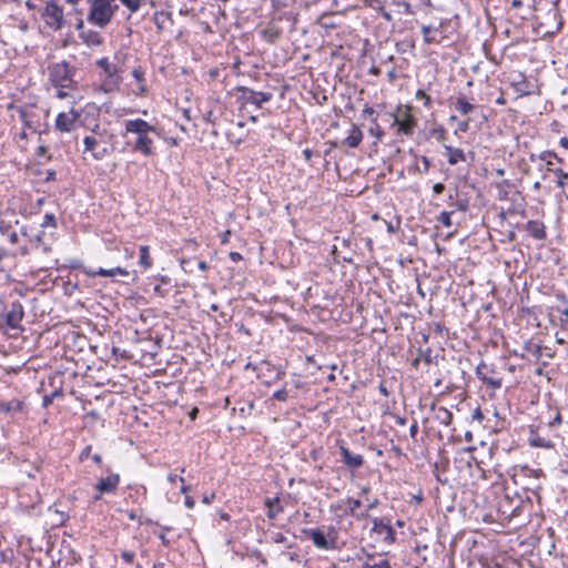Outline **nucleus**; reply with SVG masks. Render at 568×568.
I'll use <instances>...</instances> for the list:
<instances>
[{
  "instance_id": "f257e3e1",
  "label": "nucleus",
  "mask_w": 568,
  "mask_h": 568,
  "mask_svg": "<svg viewBox=\"0 0 568 568\" xmlns=\"http://www.w3.org/2000/svg\"><path fill=\"white\" fill-rule=\"evenodd\" d=\"M125 133L135 135L132 143V150L142 153L144 156H151L154 152V142L150 133H158L156 128L142 119L126 120Z\"/></svg>"
},
{
  "instance_id": "f03ea898",
  "label": "nucleus",
  "mask_w": 568,
  "mask_h": 568,
  "mask_svg": "<svg viewBox=\"0 0 568 568\" xmlns=\"http://www.w3.org/2000/svg\"><path fill=\"white\" fill-rule=\"evenodd\" d=\"M90 3L87 20L89 23L99 28H105L113 19L118 4H112L105 0H88Z\"/></svg>"
},
{
  "instance_id": "7ed1b4c3",
  "label": "nucleus",
  "mask_w": 568,
  "mask_h": 568,
  "mask_svg": "<svg viewBox=\"0 0 568 568\" xmlns=\"http://www.w3.org/2000/svg\"><path fill=\"white\" fill-rule=\"evenodd\" d=\"M74 73L75 68L65 61L49 67L50 81L55 88H74L77 84L73 79Z\"/></svg>"
},
{
  "instance_id": "20e7f679",
  "label": "nucleus",
  "mask_w": 568,
  "mask_h": 568,
  "mask_svg": "<svg viewBox=\"0 0 568 568\" xmlns=\"http://www.w3.org/2000/svg\"><path fill=\"white\" fill-rule=\"evenodd\" d=\"M235 90L237 92V101L242 106L251 104L260 109L263 103L270 102L273 98L271 92L254 91L253 89L243 85L236 87Z\"/></svg>"
},
{
  "instance_id": "39448f33",
  "label": "nucleus",
  "mask_w": 568,
  "mask_h": 568,
  "mask_svg": "<svg viewBox=\"0 0 568 568\" xmlns=\"http://www.w3.org/2000/svg\"><path fill=\"white\" fill-rule=\"evenodd\" d=\"M394 125H397V133L412 136L417 124L416 119L412 114V106L399 105L397 114L394 116Z\"/></svg>"
},
{
  "instance_id": "423d86ee",
  "label": "nucleus",
  "mask_w": 568,
  "mask_h": 568,
  "mask_svg": "<svg viewBox=\"0 0 568 568\" xmlns=\"http://www.w3.org/2000/svg\"><path fill=\"white\" fill-rule=\"evenodd\" d=\"M41 16L50 29L58 31L64 26L63 8L55 0L47 2Z\"/></svg>"
},
{
  "instance_id": "0eeeda50",
  "label": "nucleus",
  "mask_w": 568,
  "mask_h": 568,
  "mask_svg": "<svg viewBox=\"0 0 568 568\" xmlns=\"http://www.w3.org/2000/svg\"><path fill=\"white\" fill-rule=\"evenodd\" d=\"M477 377L493 389H499L503 385L501 377L498 376L493 365L480 362L476 367Z\"/></svg>"
},
{
  "instance_id": "6e6552de",
  "label": "nucleus",
  "mask_w": 568,
  "mask_h": 568,
  "mask_svg": "<svg viewBox=\"0 0 568 568\" xmlns=\"http://www.w3.org/2000/svg\"><path fill=\"white\" fill-rule=\"evenodd\" d=\"M75 29L78 30L79 32V38L83 41L84 44H87L88 47H99L103 43L104 39L103 37L101 36L100 32L95 31V30H92V29H87L84 27V22L82 19H79L77 24H75Z\"/></svg>"
},
{
  "instance_id": "1a4fd4ad",
  "label": "nucleus",
  "mask_w": 568,
  "mask_h": 568,
  "mask_svg": "<svg viewBox=\"0 0 568 568\" xmlns=\"http://www.w3.org/2000/svg\"><path fill=\"white\" fill-rule=\"evenodd\" d=\"M98 67H100L105 74L108 75V80L104 82L105 91H110L113 88L119 85V69L115 64L111 63L106 57L101 58L97 61Z\"/></svg>"
},
{
  "instance_id": "9d476101",
  "label": "nucleus",
  "mask_w": 568,
  "mask_h": 568,
  "mask_svg": "<svg viewBox=\"0 0 568 568\" xmlns=\"http://www.w3.org/2000/svg\"><path fill=\"white\" fill-rule=\"evenodd\" d=\"M22 235L26 236L32 248H41L43 253L48 254L52 251V242L50 241V236L52 234H47L45 231H39L37 234L32 235L27 232V229L22 230Z\"/></svg>"
},
{
  "instance_id": "9b49d317",
  "label": "nucleus",
  "mask_w": 568,
  "mask_h": 568,
  "mask_svg": "<svg viewBox=\"0 0 568 568\" xmlns=\"http://www.w3.org/2000/svg\"><path fill=\"white\" fill-rule=\"evenodd\" d=\"M120 484V475L111 473L109 476L101 478L94 488L99 491V495L94 496V500H99L103 494H113L116 491Z\"/></svg>"
},
{
  "instance_id": "f8f14e48",
  "label": "nucleus",
  "mask_w": 568,
  "mask_h": 568,
  "mask_svg": "<svg viewBox=\"0 0 568 568\" xmlns=\"http://www.w3.org/2000/svg\"><path fill=\"white\" fill-rule=\"evenodd\" d=\"M302 532L310 538L316 548L318 549H334L335 548V541L328 540L324 532L320 529H313V528H304Z\"/></svg>"
},
{
  "instance_id": "ddd939ff",
  "label": "nucleus",
  "mask_w": 568,
  "mask_h": 568,
  "mask_svg": "<svg viewBox=\"0 0 568 568\" xmlns=\"http://www.w3.org/2000/svg\"><path fill=\"white\" fill-rule=\"evenodd\" d=\"M338 452L342 457V463L349 469L355 470L363 466L364 457L359 454H354L343 443L338 446Z\"/></svg>"
},
{
  "instance_id": "4468645a",
  "label": "nucleus",
  "mask_w": 568,
  "mask_h": 568,
  "mask_svg": "<svg viewBox=\"0 0 568 568\" xmlns=\"http://www.w3.org/2000/svg\"><path fill=\"white\" fill-rule=\"evenodd\" d=\"M372 531L377 534L381 539L388 545L395 541V530L389 523H384L382 519L374 518Z\"/></svg>"
},
{
  "instance_id": "2eb2a0df",
  "label": "nucleus",
  "mask_w": 568,
  "mask_h": 568,
  "mask_svg": "<svg viewBox=\"0 0 568 568\" xmlns=\"http://www.w3.org/2000/svg\"><path fill=\"white\" fill-rule=\"evenodd\" d=\"M520 504L521 501L519 499L514 500L508 495H506L498 503V510L505 518L511 519L513 517L519 515Z\"/></svg>"
},
{
  "instance_id": "dca6fc26",
  "label": "nucleus",
  "mask_w": 568,
  "mask_h": 568,
  "mask_svg": "<svg viewBox=\"0 0 568 568\" xmlns=\"http://www.w3.org/2000/svg\"><path fill=\"white\" fill-rule=\"evenodd\" d=\"M24 312L23 306L20 302L14 301L10 304L8 312L6 313V324L10 328H18Z\"/></svg>"
},
{
  "instance_id": "f3484780",
  "label": "nucleus",
  "mask_w": 568,
  "mask_h": 568,
  "mask_svg": "<svg viewBox=\"0 0 568 568\" xmlns=\"http://www.w3.org/2000/svg\"><path fill=\"white\" fill-rule=\"evenodd\" d=\"M84 151L91 152L95 160H102L108 154V149L101 145V141L93 135H88L83 140Z\"/></svg>"
},
{
  "instance_id": "a211bd4d",
  "label": "nucleus",
  "mask_w": 568,
  "mask_h": 568,
  "mask_svg": "<svg viewBox=\"0 0 568 568\" xmlns=\"http://www.w3.org/2000/svg\"><path fill=\"white\" fill-rule=\"evenodd\" d=\"M552 160H556L558 163L562 162V159L559 158L557 155V153L554 152V151H542V152H540L538 154H536V153H530L529 154V161L530 162H532V163H535L537 161L545 162V164H546V172H551V173L554 172L555 169L552 168V165H554Z\"/></svg>"
},
{
  "instance_id": "6ab92c4d",
  "label": "nucleus",
  "mask_w": 568,
  "mask_h": 568,
  "mask_svg": "<svg viewBox=\"0 0 568 568\" xmlns=\"http://www.w3.org/2000/svg\"><path fill=\"white\" fill-rule=\"evenodd\" d=\"M78 114L61 112L55 119V129L61 132H71L75 126Z\"/></svg>"
},
{
  "instance_id": "aec40b11",
  "label": "nucleus",
  "mask_w": 568,
  "mask_h": 568,
  "mask_svg": "<svg viewBox=\"0 0 568 568\" xmlns=\"http://www.w3.org/2000/svg\"><path fill=\"white\" fill-rule=\"evenodd\" d=\"M83 272L89 277H97V276L113 277L115 275H121V276H128L129 275V272L125 268H122L120 266L113 267V268L99 267L98 270H95V268H84Z\"/></svg>"
},
{
  "instance_id": "412c9836",
  "label": "nucleus",
  "mask_w": 568,
  "mask_h": 568,
  "mask_svg": "<svg viewBox=\"0 0 568 568\" xmlns=\"http://www.w3.org/2000/svg\"><path fill=\"white\" fill-rule=\"evenodd\" d=\"M362 503L359 499L347 498L345 500H338L334 506H332L335 510H342L344 516L354 517L357 513V509L361 507Z\"/></svg>"
},
{
  "instance_id": "4be33fe9",
  "label": "nucleus",
  "mask_w": 568,
  "mask_h": 568,
  "mask_svg": "<svg viewBox=\"0 0 568 568\" xmlns=\"http://www.w3.org/2000/svg\"><path fill=\"white\" fill-rule=\"evenodd\" d=\"M525 230L536 240H545L547 236L546 226L542 222L530 220L526 223Z\"/></svg>"
},
{
  "instance_id": "5701e85b",
  "label": "nucleus",
  "mask_w": 568,
  "mask_h": 568,
  "mask_svg": "<svg viewBox=\"0 0 568 568\" xmlns=\"http://www.w3.org/2000/svg\"><path fill=\"white\" fill-rule=\"evenodd\" d=\"M454 108L462 115L470 114L477 109V106L470 103L468 98L464 94L457 97L456 101L454 102Z\"/></svg>"
},
{
  "instance_id": "b1692460",
  "label": "nucleus",
  "mask_w": 568,
  "mask_h": 568,
  "mask_svg": "<svg viewBox=\"0 0 568 568\" xmlns=\"http://www.w3.org/2000/svg\"><path fill=\"white\" fill-rule=\"evenodd\" d=\"M363 140V132L362 130L356 125L352 124L349 134L347 138L343 140V144L347 145L348 148L355 149L357 148Z\"/></svg>"
},
{
  "instance_id": "393cba45",
  "label": "nucleus",
  "mask_w": 568,
  "mask_h": 568,
  "mask_svg": "<svg viewBox=\"0 0 568 568\" xmlns=\"http://www.w3.org/2000/svg\"><path fill=\"white\" fill-rule=\"evenodd\" d=\"M438 32H439L438 27H434L430 24L422 26V33H423L424 42L427 44H435V43L440 42L442 38L437 37Z\"/></svg>"
},
{
  "instance_id": "a878e982",
  "label": "nucleus",
  "mask_w": 568,
  "mask_h": 568,
  "mask_svg": "<svg viewBox=\"0 0 568 568\" xmlns=\"http://www.w3.org/2000/svg\"><path fill=\"white\" fill-rule=\"evenodd\" d=\"M528 443L531 447L545 448V449H551L555 446V444L549 438L540 436L532 429L530 430V436H529Z\"/></svg>"
},
{
  "instance_id": "bb28decb",
  "label": "nucleus",
  "mask_w": 568,
  "mask_h": 568,
  "mask_svg": "<svg viewBox=\"0 0 568 568\" xmlns=\"http://www.w3.org/2000/svg\"><path fill=\"white\" fill-rule=\"evenodd\" d=\"M445 155L450 165H456L458 162L466 161V155L462 149L445 145Z\"/></svg>"
},
{
  "instance_id": "cd10ccee",
  "label": "nucleus",
  "mask_w": 568,
  "mask_h": 568,
  "mask_svg": "<svg viewBox=\"0 0 568 568\" xmlns=\"http://www.w3.org/2000/svg\"><path fill=\"white\" fill-rule=\"evenodd\" d=\"M0 234L2 236L8 237V241L12 245H16V244L19 243V235H18V233L13 230L11 223L4 221L3 219H0Z\"/></svg>"
},
{
  "instance_id": "c85d7f7f",
  "label": "nucleus",
  "mask_w": 568,
  "mask_h": 568,
  "mask_svg": "<svg viewBox=\"0 0 568 568\" xmlns=\"http://www.w3.org/2000/svg\"><path fill=\"white\" fill-rule=\"evenodd\" d=\"M132 75L133 78L135 79V81L138 82V92L136 94L138 95H145L148 93V87H146V82H145V78H144V70L142 67H136L133 69L132 71Z\"/></svg>"
},
{
  "instance_id": "c756f323",
  "label": "nucleus",
  "mask_w": 568,
  "mask_h": 568,
  "mask_svg": "<svg viewBox=\"0 0 568 568\" xmlns=\"http://www.w3.org/2000/svg\"><path fill=\"white\" fill-rule=\"evenodd\" d=\"M153 21L159 31H162L166 28L168 23L172 24V14L171 12L160 11L155 12L153 16Z\"/></svg>"
},
{
  "instance_id": "7c9ffc66",
  "label": "nucleus",
  "mask_w": 568,
  "mask_h": 568,
  "mask_svg": "<svg viewBox=\"0 0 568 568\" xmlns=\"http://www.w3.org/2000/svg\"><path fill=\"white\" fill-rule=\"evenodd\" d=\"M265 506L267 507V517L270 519H274L278 514L283 511V507L280 505V498H267L265 500Z\"/></svg>"
},
{
  "instance_id": "2f4dec72",
  "label": "nucleus",
  "mask_w": 568,
  "mask_h": 568,
  "mask_svg": "<svg viewBox=\"0 0 568 568\" xmlns=\"http://www.w3.org/2000/svg\"><path fill=\"white\" fill-rule=\"evenodd\" d=\"M436 419L445 426H449L453 422V414L446 407H438L435 415Z\"/></svg>"
},
{
  "instance_id": "473e14b6",
  "label": "nucleus",
  "mask_w": 568,
  "mask_h": 568,
  "mask_svg": "<svg viewBox=\"0 0 568 568\" xmlns=\"http://www.w3.org/2000/svg\"><path fill=\"white\" fill-rule=\"evenodd\" d=\"M139 264L144 268H149L152 265V261L149 253V247L143 245L140 247Z\"/></svg>"
},
{
  "instance_id": "72a5a7b5",
  "label": "nucleus",
  "mask_w": 568,
  "mask_h": 568,
  "mask_svg": "<svg viewBox=\"0 0 568 568\" xmlns=\"http://www.w3.org/2000/svg\"><path fill=\"white\" fill-rule=\"evenodd\" d=\"M22 408H23V403L20 400H11L8 403L0 404V409H1V412H4V413L20 412V410H22Z\"/></svg>"
},
{
  "instance_id": "f704fd0d",
  "label": "nucleus",
  "mask_w": 568,
  "mask_h": 568,
  "mask_svg": "<svg viewBox=\"0 0 568 568\" xmlns=\"http://www.w3.org/2000/svg\"><path fill=\"white\" fill-rule=\"evenodd\" d=\"M557 176L556 184L559 189H565L568 180V173L565 172L562 169L557 168L552 172Z\"/></svg>"
},
{
  "instance_id": "c9c22d12",
  "label": "nucleus",
  "mask_w": 568,
  "mask_h": 568,
  "mask_svg": "<svg viewBox=\"0 0 568 568\" xmlns=\"http://www.w3.org/2000/svg\"><path fill=\"white\" fill-rule=\"evenodd\" d=\"M41 227L42 229H52V230H55L57 229V219L54 216V214L52 213H47L44 216H43V221L41 223Z\"/></svg>"
},
{
  "instance_id": "e433bc0d",
  "label": "nucleus",
  "mask_w": 568,
  "mask_h": 568,
  "mask_svg": "<svg viewBox=\"0 0 568 568\" xmlns=\"http://www.w3.org/2000/svg\"><path fill=\"white\" fill-rule=\"evenodd\" d=\"M453 213H454L453 211H452V212L443 211V212L438 215L437 221H438L442 225H444L445 227H450V226L453 225L452 217H450Z\"/></svg>"
},
{
  "instance_id": "4c0bfd02",
  "label": "nucleus",
  "mask_w": 568,
  "mask_h": 568,
  "mask_svg": "<svg viewBox=\"0 0 568 568\" xmlns=\"http://www.w3.org/2000/svg\"><path fill=\"white\" fill-rule=\"evenodd\" d=\"M131 12H136L142 6V0H120Z\"/></svg>"
},
{
  "instance_id": "58836bf2",
  "label": "nucleus",
  "mask_w": 568,
  "mask_h": 568,
  "mask_svg": "<svg viewBox=\"0 0 568 568\" xmlns=\"http://www.w3.org/2000/svg\"><path fill=\"white\" fill-rule=\"evenodd\" d=\"M363 568H392L389 561L387 559H381L378 562L369 564L364 562Z\"/></svg>"
},
{
  "instance_id": "ea45409f",
  "label": "nucleus",
  "mask_w": 568,
  "mask_h": 568,
  "mask_svg": "<svg viewBox=\"0 0 568 568\" xmlns=\"http://www.w3.org/2000/svg\"><path fill=\"white\" fill-rule=\"evenodd\" d=\"M415 95H416V99L424 100V105L426 108H430V105H432V98L428 94H426L424 90H422V89L417 90Z\"/></svg>"
},
{
  "instance_id": "a19ab883",
  "label": "nucleus",
  "mask_w": 568,
  "mask_h": 568,
  "mask_svg": "<svg viewBox=\"0 0 568 568\" xmlns=\"http://www.w3.org/2000/svg\"><path fill=\"white\" fill-rule=\"evenodd\" d=\"M419 356L420 358L427 364H432L433 362V357H432V348H426V349H419Z\"/></svg>"
},
{
  "instance_id": "79ce46f5",
  "label": "nucleus",
  "mask_w": 568,
  "mask_h": 568,
  "mask_svg": "<svg viewBox=\"0 0 568 568\" xmlns=\"http://www.w3.org/2000/svg\"><path fill=\"white\" fill-rule=\"evenodd\" d=\"M273 398L280 402H286L288 398V393L286 389H278L273 394Z\"/></svg>"
},
{
  "instance_id": "37998d69",
  "label": "nucleus",
  "mask_w": 568,
  "mask_h": 568,
  "mask_svg": "<svg viewBox=\"0 0 568 568\" xmlns=\"http://www.w3.org/2000/svg\"><path fill=\"white\" fill-rule=\"evenodd\" d=\"M60 395H62L60 390H54L50 395L43 396V407H48L53 402V398Z\"/></svg>"
},
{
  "instance_id": "c03bdc74",
  "label": "nucleus",
  "mask_w": 568,
  "mask_h": 568,
  "mask_svg": "<svg viewBox=\"0 0 568 568\" xmlns=\"http://www.w3.org/2000/svg\"><path fill=\"white\" fill-rule=\"evenodd\" d=\"M453 206L456 207V210L466 212L468 210V201L467 200H456L453 203Z\"/></svg>"
},
{
  "instance_id": "a18cd8bd",
  "label": "nucleus",
  "mask_w": 568,
  "mask_h": 568,
  "mask_svg": "<svg viewBox=\"0 0 568 568\" xmlns=\"http://www.w3.org/2000/svg\"><path fill=\"white\" fill-rule=\"evenodd\" d=\"M420 161L423 163V168H417V171L420 172V173H427L429 171V168H430V161L427 156H422L420 158Z\"/></svg>"
},
{
  "instance_id": "49530a36",
  "label": "nucleus",
  "mask_w": 568,
  "mask_h": 568,
  "mask_svg": "<svg viewBox=\"0 0 568 568\" xmlns=\"http://www.w3.org/2000/svg\"><path fill=\"white\" fill-rule=\"evenodd\" d=\"M134 552L133 551H130V550H123L121 551V558L126 562V564H132L133 560H134Z\"/></svg>"
},
{
  "instance_id": "de8ad7c7",
  "label": "nucleus",
  "mask_w": 568,
  "mask_h": 568,
  "mask_svg": "<svg viewBox=\"0 0 568 568\" xmlns=\"http://www.w3.org/2000/svg\"><path fill=\"white\" fill-rule=\"evenodd\" d=\"M369 133L372 135L376 136V139H378V140H381L384 136V131H383V129H381L379 125H376V128H371Z\"/></svg>"
},
{
  "instance_id": "09e8293b",
  "label": "nucleus",
  "mask_w": 568,
  "mask_h": 568,
  "mask_svg": "<svg viewBox=\"0 0 568 568\" xmlns=\"http://www.w3.org/2000/svg\"><path fill=\"white\" fill-rule=\"evenodd\" d=\"M457 130L459 132H462V133H466L469 130V119L460 121L458 123V129Z\"/></svg>"
},
{
  "instance_id": "8fccbe9b",
  "label": "nucleus",
  "mask_w": 568,
  "mask_h": 568,
  "mask_svg": "<svg viewBox=\"0 0 568 568\" xmlns=\"http://www.w3.org/2000/svg\"><path fill=\"white\" fill-rule=\"evenodd\" d=\"M562 422V418H561V415L559 412L556 413L555 417L552 420L548 422V426L549 427H555L557 425H560Z\"/></svg>"
},
{
  "instance_id": "3c124183",
  "label": "nucleus",
  "mask_w": 568,
  "mask_h": 568,
  "mask_svg": "<svg viewBox=\"0 0 568 568\" xmlns=\"http://www.w3.org/2000/svg\"><path fill=\"white\" fill-rule=\"evenodd\" d=\"M55 97L60 100L69 97V92L65 91L67 88H57Z\"/></svg>"
},
{
  "instance_id": "603ef678",
  "label": "nucleus",
  "mask_w": 568,
  "mask_h": 568,
  "mask_svg": "<svg viewBox=\"0 0 568 568\" xmlns=\"http://www.w3.org/2000/svg\"><path fill=\"white\" fill-rule=\"evenodd\" d=\"M91 449V445L85 446L79 456L80 460L88 458L90 456Z\"/></svg>"
},
{
  "instance_id": "864d4df0",
  "label": "nucleus",
  "mask_w": 568,
  "mask_h": 568,
  "mask_svg": "<svg viewBox=\"0 0 568 568\" xmlns=\"http://www.w3.org/2000/svg\"><path fill=\"white\" fill-rule=\"evenodd\" d=\"M417 433H418V424L416 420H414V423L409 427V435L412 438H416Z\"/></svg>"
},
{
  "instance_id": "5fc2aeb1",
  "label": "nucleus",
  "mask_w": 568,
  "mask_h": 568,
  "mask_svg": "<svg viewBox=\"0 0 568 568\" xmlns=\"http://www.w3.org/2000/svg\"><path fill=\"white\" fill-rule=\"evenodd\" d=\"M445 191V185L443 183H436L433 185V192L435 194H442Z\"/></svg>"
},
{
  "instance_id": "6e6d98bb",
  "label": "nucleus",
  "mask_w": 568,
  "mask_h": 568,
  "mask_svg": "<svg viewBox=\"0 0 568 568\" xmlns=\"http://www.w3.org/2000/svg\"><path fill=\"white\" fill-rule=\"evenodd\" d=\"M168 480H169L171 484H174L176 480H180L182 484L184 483V478H183V477H179V476H176L175 474H169V475H168Z\"/></svg>"
},
{
  "instance_id": "4d7b16f0",
  "label": "nucleus",
  "mask_w": 568,
  "mask_h": 568,
  "mask_svg": "<svg viewBox=\"0 0 568 568\" xmlns=\"http://www.w3.org/2000/svg\"><path fill=\"white\" fill-rule=\"evenodd\" d=\"M185 507L189 508V509H192L195 505V501L194 499L191 497V496H185Z\"/></svg>"
},
{
  "instance_id": "13d9d810",
  "label": "nucleus",
  "mask_w": 568,
  "mask_h": 568,
  "mask_svg": "<svg viewBox=\"0 0 568 568\" xmlns=\"http://www.w3.org/2000/svg\"><path fill=\"white\" fill-rule=\"evenodd\" d=\"M483 418H484V415H483V413H481L480 408H479V407H478V408H476V409L473 412V419H477V420H479V422H480V420H483Z\"/></svg>"
},
{
  "instance_id": "bf43d9fd",
  "label": "nucleus",
  "mask_w": 568,
  "mask_h": 568,
  "mask_svg": "<svg viewBox=\"0 0 568 568\" xmlns=\"http://www.w3.org/2000/svg\"><path fill=\"white\" fill-rule=\"evenodd\" d=\"M230 258H231L233 262H240V261H242L243 256H242V254H240L239 252H231V253H230Z\"/></svg>"
},
{
  "instance_id": "052dcab7",
  "label": "nucleus",
  "mask_w": 568,
  "mask_h": 568,
  "mask_svg": "<svg viewBox=\"0 0 568 568\" xmlns=\"http://www.w3.org/2000/svg\"><path fill=\"white\" fill-rule=\"evenodd\" d=\"M378 390L382 395L384 396H388V389L386 387V384L384 382H382L379 385H378Z\"/></svg>"
},
{
  "instance_id": "680f3d73",
  "label": "nucleus",
  "mask_w": 568,
  "mask_h": 568,
  "mask_svg": "<svg viewBox=\"0 0 568 568\" xmlns=\"http://www.w3.org/2000/svg\"><path fill=\"white\" fill-rule=\"evenodd\" d=\"M215 498V495L214 494H211V495H204L203 498H202V503L203 504H211L212 500Z\"/></svg>"
},
{
  "instance_id": "e2e57ef3",
  "label": "nucleus",
  "mask_w": 568,
  "mask_h": 568,
  "mask_svg": "<svg viewBox=\"0 0 568 568\" xmlns=\"http://www.w3.org/2000/svg\"><path fill=\"white\" fill-rule=\"evenodd\" d=\"M532 355L539 359L541 357V346H535L534 351H532Z\"/></svg>"
},
{
  "instance_id": "0e129e2a",
  "label": "nucleus",
  "mask_w": 568,
  "mask_h": 568,
  "mask_svg": "<svg viewBox=\"0 0 568 568\" xmlns=\"http://www.w3.org/2000/svg\"><path fill=\"white\" fill-rule=\"evenodd\" d=\"M92 460L97 464V465H101L102 464V456L100 454H94L91 456Z\"/></svg>"
},
{
  "instance_id": "69168bd1",
  "label": "nucleus",
  "mask_w": 568,
  "mask_h": 568,
  "mask_svg": "<svg viewBox=\"0 0 568 568\" xmlns=\"http://www.w3.org/2000/svg\"><path fill=\"white\" fill-rule=\"evenodd\" d=\"M230 235H231V231H230V230H227V231H225V232H224V234L222 235V243H223V244L229 243V241H230Z\"/></svg>"
},
{
  "instance_id": "338daca9",
  "label": "nucleus",
  "mask_w": 568,
  "mask_h": 568,
  "mask_svg": "<svg viewBox=\"0 0 568 568\" xmlns=\"http://www.w3.org/2000/svg\"><path fill=\"white\" fill-rule=\"evenodd\" d=\"M434 134H437L438 140H443L445 136V130L440 128L439 130H434Z\"/></svg>"
},
{
  "instance_id": "774afa93",
  "label": "nucleus",
  "mask_w": 568,
  "mask_h": 568,
  "mask_svg": "<svg viewBox=\"0 0 568 568\" xmlns=\"http://www.w3.org/2000/svg\"><path fill=\"white\" fill-rule=\"evenodd\" d=\"M559 144H560V146H562L564 149H568V138L562 136V138L559 140Z\"/></svg>"
}]
</instances>
